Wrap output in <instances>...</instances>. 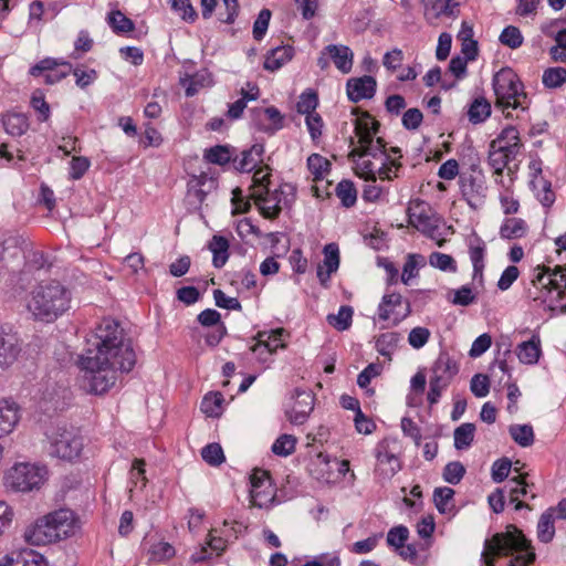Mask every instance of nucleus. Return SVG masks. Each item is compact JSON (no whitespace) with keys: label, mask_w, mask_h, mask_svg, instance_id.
Returning <instances> with one entry per match:
<instances>
[{"label":"nucleus","mask_w":566,"mask_h":566,"mask_svg":"<svg viewBox=\"0 0 566 566\" xmlns=\"http://www.w3.org/2000/svg\"><path fill=\"white\" fill-rule=\"evenodd\" d=\"M72 72V65L69 62H59L55 59L46 57L34 64L29 73L34 77H43L48 85L59 83Z\"/></svg>","instance_id":"nucleus-8"},{"label":"nucleus","mask_w":566,"mask_h":566,"mask_svg":"<svg viewBox=\"0 0 566 566\" xmlns=\"http://www.w3.org/2000/svg\"><path fill=\"white\" fill-rule=\"evenodd\" d=\"M293 407L286 411V417L293 424H303L314 408L315 397L311 391L296 388Z\"/></svg>","instance_id":"nucleus-10"},{"label":"nucleus","mask_w":566,"mask_h":566,"mask_svg":"<svg viewBox=\"0 0 566 566\" xmlns=\"http://www.w3.org/2000/svg\"><path fill=\"white\" fill-rule=\"evenodd\" d=\"M23 244L25 239L21 235H10L6 239H0V262H3L6 266H9V260L6 256V252L14 249L13 258L23 256Z\"/></svg>","instance_id":"nucleus-30"},{"label":"nucleus","mask_w":566,"mask_h":566,"mask_svg":"<svg viewBox=\"0 0 566 566\" xmlns=\"http://www.w3.org/2000/svg\"><path fill=\"white\" fill-rule=\"evenodd\" d=\"M543 286L548 287L549 291H557L559 300L566 297V268L556 265L552 269L551 277Z\"/></svg>","instance_id":"nucleus-32"},{"label":"nucleus","mask_w":566,"mask_h":566,"mask_svg":"<svg viewBox=\"0 0 566 566\" xmlns=\"http://www.w3.org/2000/svg\"><path fill=\"white\" fill-rule=\"evenodd\" d=\"M20 566H48L43 555L32 549L17 552Z\"/></svg>","instance_id":"nucleus-57"},{"label":"nucleus","mask_w":566,"mask_h":566,"mask_svg":"<svg viewBox=\"0 0 566 566\" xmlns=\"http://www.w3.org/2000/svg\"><path fill=\"white\" fill-rule=\"evenodd\" d=\"M375 457H376L378 463H380V464L388 463L389 464V467H390L389 472L391 475H394L401 469L399 459L394 453L389 452L388 443L386 441H381L377 444L376 450H375Z\"/></svg>","instance_id":"nucleus-35"},{"label":"nucleus","mask_w":566,"mask_h":566,"mask_svg":"<svg viewBox=\"0 0 566 566\" xmlns=\"http://www.w3.org/2000/svg\"><path fill=\"white\" fill-rule=\"evenodd\" d=\"M208 247L213 253L212 263L214 268H222L229 259V241L222 235H213Z\"/></svg>","instance_id":"nucleus-28"},{"label":"nucleus","mask_w":566,"mask_h":566,"mask_svg":"<svg viewBox=\"0 0 566 566\" xmlns=\"http://www.w3.org/2000/svg\"><path fill=\"white\" fill-rule=\"evenodd\" d=\"M2 125L11 136H21L29 128L28 118L23 114L8 113L2 116Z\"/></svg>","instance_id":"nucleus-29"},{"label":"nucleus","mask_w":566,"mask_h":566,"mask_svg":"<svg viewBox=\"0 0 566 566\" xmlns=\"http://www.w3.org/2000/svg\"><path fill=\"white\" fill-rule=\"evenodd\" d=\"M465 474L464 465L459 461L449 462L442 472L443 480L450 484H458Z\"/></svg>","instance_id":"nucleus-53"},{"label":"nucleus","mask_w":566,"mask_h":566,"mask_svg":"<svg viewBox=\"0 0 566 566\" xmlns=\"http://www.w3.org/2000/svg\"><path fill=\"white\" fill-rule=\"evenodd\" d=\"M250 112L252 123L260 132L273 134L283 127L284 117L274 106L255 107Z\"/></svg>","instance_id":"nucleus-9"},{"label":"nucleus","mask_w":566,"mask_h":566,"mask_svg":"<svg viewBox=\"0 0 566 566\" xmlns=\"http://www.w3.org/2000/svg\"><path fill=\"white\" fill-rule=\"evenodd\" d=\"M331 163L319 154H312L307 158V168L314 176V180L324 178L325 172L329 170Z\"/></svg>","instance_id":"nucleus-45"},{"label":"nucleus","mask_w":566,"mask_h":566,"mask_svg":"<svg viewBox=\"0 0 566 566\" xmlns=\"http://www.w3.org/2000/svg\"><path fill=\"white\" fill-rule=\"evenodd\" d=\"M527 223L521 218H507L500 227V237L505 240L521 239L526 235Z\"/></svg>","instance_id":"nucleus-24"},{"label":"nucleus","mask_w":566,"mask_h":566,"mask_svg":"<svg viewBox=\"0 0 566 566\" xmlns=\"http://www.w3.org/2000/svg\"><path fill=\"white\" fill-rule=\"evenodd\" d=\"M268 172L264 174V168H258L254 171L253 175V182L256 187H262L263 190L260 192H254L253 197L256 202H265L268 201V193H269V185H270V170L271 168L269 166L265 167Z\"/></svg>","instance_id":"nucleus-44"},{"label":"nucleus","mask_w":566,"mask_h":566,"mask_svg":"<svg viewBox=\"0 0 566 566\" xmlns=\"http://www.w3.org/2000/svg\"><path fill=\"white\" fill-rule=\"evenodd\" d=\"M21 346L18 335L2 331L0 333V367L8 368L20 355Z\"/></svg>","instance_id":"nucleus-12"},{"label":"nucleus","mask_w":566,"mask_h":566,"mask_svg":"<svg viewBox=\"0 0 566 566\" xmlns=\"http://www.w3.org/2000/svg\"><path fill=\"white\" fill-rule=\"evenodd\" d=\"M353 307L343 305L339 307L337 314H328L326 317L327 323L335 329L343 332L350 327L353 322Z\"/></svg>","instance_id":"nucleus-33"},{"label":"nucleus","mask_w":566,"mask_h":566,"mask_svg":"<svg viewBox=\"0 0 566 566\" xmlns=\"http://www.w3.org/2000/svg\"><path fill=\"white\" fill-rule=\"evenodd\" d=\"M223 396L221 392H209L201 401V410L208 417H219L222 411Z\"/></svg>","instance_id":"nucleus-41"},{"label":"nucleus","mask_w":566,"mask_h":566,"mask_svg":"<svg viewBox=\"0 0 566 566\" xmlns=\"http://www.w3.org/2000/svg\"><path fill=\"white\" fill-rule=\"evenodd\" d=\"M509 432L511 438L523 448L534 443V431L530 424H512L509 428Z\"/></svg>","instance_id":"nucleus-36"},{"label":"nucleus","mask_w":566,"mask_h":566,"mask_svg":"<svg viewBox=\"0 0 566 566\" xmlns=\"http://www.w3.org/2000/svg\"><path fill=\"white\" fill-rule=\"evenodd\" d=\"M77 518L73 511L61 509L38 518L24 531V539L31 545H46L74 535Z\"/></svg>","instance_id":"nucleus-3"},{"label":"nucleus","mask_w":566,"mask_h":566,"mask_svg":"<svg viewBox=\"0 0 566 566\" xmlns=\"http://www.w3.org/2000/svg\"><path fill=\"white\" fill-rule=\"evenodd\" d=\"M402 296L399 293L385 294L378 306V316L380 319H388L394 313V307L401 305Z\"/></svg>","instance_id":"nucleus-46"},{"label":"nucleus","mask_w":566,"mask_h":566,"mask_svg":"<svg viewBox=\"0 0 566 566\" xmlns=\"http://www.w3.org/2000/svg\"><path fill=\"white\" fill-rule=\"evenodd\" d=\"M294 49L291 45H283L272 49L265 56L264 69L271 72L280 70L292 60Z\"/></svg>","instance_id":"nucleus-22"},{"label":"nucleus","mask_w":566,"mask_h":566,"mask_svg":"<svg viewBox=\"0 0 566 566\" xmlns=\"http://www.w3.org/2000/svg\"><path fill=\"white\" fill-rule=\"evenodd\" d=\"M377 82L370 75L361 77H352L346 83L348 99L358 103L361 99L374 97L376 93Z\"/></svg>","instance_id":"nucleus-11"},{"label":"nucleus","mask_w":566,"mask_h":566,"mask_svg":"<svg viewBox=\"0 0 566 566\" xmlns=\"http://www.w3.org/2000/svg\"><path fill=\"white\" fill-rule=\"evenodd\" d=\"M526 475L527 474H520L509 481V483L512 484L509 490L510 501L515 503L516 511L531 509L525 502L518 501L520 496H525L527 494L526 488L528 486V483L525 481Z\"/></svg>","instance_id":"nucleus-27"},{"label":"nucleus","mask_w":566,"mask_h":566,"mask_svg":"<svg viewBox=\"0 0 566 566\" xmlns=\"http://www.w3.org/2000/svg\"><path fill=\"white\" fill-rule=\"evenodd\" d=\"M171 8L181 13V18L188 22H195L198 18V13L190 3V0H172Z\"/></svg>","instance_id":"nucleus-62"},{"label":"nucleus","mask_w":566,"mask_h":566,"mask_svg":"<svg viewBox=\"0 0 566 566\" xmlns=\"http://www.w3.org/2000/svg\"><path fill=\"white\" fill-rule=\"evenodd\" d=\"M555 518L545 511L537 523V537L542 543H551L555 536Z\"/></svg>","instance_id":"nucleus-37"},{"label":"nucleus","mask_w":566,"mask_h":566,"mask_svg":"<svg viewBox=\"0 0 566 566\" xmlns=\"http://www.w3.org/2000/svg\"><path fill=\"white\" fill-rule=\"evenodd\" d=\"M471 391L478 398L485 397L490 391V379L486 375L476 374L470 384Z\"/></svg>","instance_id":"nucleus-64"},{"label":"nucleus","mask_w":566,"mask_h":566,"mask_svg":"<svg viewBox=\"0 0 566 566\" xmlns=\"http://www.w3.org/2000/svg\"><path fill=\"white\" fill-rule=\"evenodd\" d=\"M400 342V334L397 332H387L379 335L376 339V349L381 356H390Z\"/></svg>","instance_id":"nucleus-40"},{"label":"nucleus","mask_w":566,"mask_h":566,"mask_svg":"<svg viewBox=\"0 0 566 566\" xmlns=\"http://www.w3.org/2000/svg\"><path fill=\"white\" fill-rule=\"evenodd\" d=\"M431 371V377H441V379L449 385L452 378L459 373V367L447 352H441L433 363Z\"/></svg>","instance_id":"nucleus-15"},{"label":"nucleus","mask_w":566,"mask_h":566,"mask_svg":"<svg viewBox=\"0 0 566 566\" xmlns=\"http://www.w3.org/2000/svg\"><path fill=\"white\" fill-rule=\"evenodd\" d=\"M71 294L57 281L42 282L33 289L28 310L35 319L51 323L70 307Z\"/></svg>","instance_id":"nucleus-4"},{"label":"nucleus","mask_w":566,"mask_h":566,"mask_svg":"<svg viewBox=\"0 0 566 566\" xmlns=\"http://www.w3.org/2000/svg\"><path fill=\"white\" fill-rule=\"evenodd\" d=\"M324 265L326 266V277L336 272L339 266V251L335 243H329L324 248Z\"/></svg>","instance_id":"nucleus-52"},{"label":"nucleus","mask_w":566,"mask_h":566,"mask_svg":"<svg viewBox=\"0 0 566 566\" xmlns=\"http://www.w3.org/2000/svg\"><path fill=\"white\" fill-rule=\"evenodd\" d=\"M475 426L471 422L462 423L457 427L453 432L454 448L457 450H464L471 447L474 440Z\"/></svg>","instance_id":"nucleus-31"},{"label":"nucleus","mask_w":566,"mask_h":566,"mask_svg":"<svg viewBox=\"0 0 566 566\" xmlns=\"http://www.w3.org/2000/svg\"><path fill=\"white\" fill-rule=\"evenodd\" d=\"M495 106L503 111L506 108L525 111L528 108L527 94L518 75L511 67H502L492 80Z\"/></svg>","instance_id":"nucleus-5"},{"label":"nucleus","mask_w":566,"mask_h":566,"mask_svg":"<svg viewBox=\"0 0 566 566\" xmlns=\"http://www.w3.org/2000/svg\"><path fill=\"white\" fill-rule=\"evenodd\" d=\"M49 453L53 457L72 461L83 449V439L66 429H57L48 434Z\"/></svg>","instance_id":"nucleus-7"},{"label":"nucleus","mask_w":566,"mask_h":566,"mask_svg":"<svg viewBox=\"0 0 566 566\" xmlns=\"http://www.w3.org/2000/svg\"><path fill=\"white\" fill-rule=\"evenodd\" d=\"M18 421V406L15 402L0 401V438L11 432Z\"/></svg>","instance_id":"nucleus-23"},{"label":"nucleus","mask_w":566,"mask_h":566,"mask_svg":"<svg viewBox=\"0 0 566 566\" xmlns=\"http://www.w3.org/2000/svg\"><path fill=\"white\" fill-rule=\"evenodd\" d=\"M516 155H511L497 142H491L489 146L488 165L493 169L494 174L502 176L503 170Z\"/></svg>","instance_id":"nucleus-16"},{"label":"nucleus","mask_w":566,"mask_h":566,"mask_svg":"<svg viewBox=\"0 0 566 566\" xmlns=\"http://www.w3.org/2000/svg\"><path fill=\"white\" fill-rule=\"evenodd\" d=\"M512 465V461L507 458L495 461L492 465V480L495 483L503 482L509 476Z\"/></svg>","instance_id":"nucleus-58"},{"label":"nucleus","mask_w":566,"mask_h":566,"mask_svg":"<svg viewBox=\"0 0 566 566\" xmlns=\"http://www.w3.org/2000/svg\"><path fill=\"white\" fill-rule=\"evenodd\" d=\"M491 115V104L484 98H475L469 107L468 116L472 124H480Z\"/></svg>","instance_id":"nucleus-34"},{"label":"nucleus","mask_w":566,"mask_h":566,"mask_svg":"<svg viewBox=\"0 0 566 566\" xmlns=\"http://www.w3.org/2000/svg\"><path fill=\"white\" fill-rule=\"evenodd\" d=\"M492 142H497L499 146H502L511 155L516 156L522 147L520 133L514 126L505 127L497 136V138L493 139Z\"/></svg>","instance_id":"nucleus-25"},{"label":"nucleus","mask_w":566,"mask_h":566,"mask_svg":"<svg viewBox=\"0 0 566 566\" xmlns=\"http://www.w3.org/2000/svg\"><path fill=\"white\" fill-rule=\"evenodd\" d=\"M325 53L328 54L336 69L343 74H348L352 71L354 53L349 46L343 44H328L325 46Z\"/></svg>","instance_id":"nucleus-13"},{"label":"nucleus","mask_w":566,"mask_h":566,"mask_svg":"<svg viewBox=\"0 0 566 566\" xmlns=\"http://www.w3.org/2000/svg\"><path fill=\"white\" fill-rule=\"evenodd\" d=\"M264 147L261 144H254L250 149L241 153V158H233L234 168L241 172L252 171L258 163L262 161Z\"/></svg>","instance_id":"nucleus-18"},{"label":"nucleus","mask_w":566,"mask_h":566,"mask_svg":"<svg viewBox=\"0 0 566 566\" xmlns=\"http://www.w3.org/2000/svg\"><path fill=\"white\" fill-rule=\"evenodd\" d=\"M381 366L379 364H369L364 370H361L357 377V385L363 388L367 389V391L373 395L374 389H369L368 385L370 384L371 379L380 375Z\"/></svg>","instance_id":"nucleus-55"},{"label":"nucleus","mask_w":566,"mask_h":566,"mask_svg":"<svg viewBox=\"0 0 566 566\" xmlns=\"http://www.w3.org/2000/svg\"><path fill=\"white\" fill-rule=\"evenodd\" d=\"M408 536V528L403 525H398L389 530L387 534V543L389 546H392L396 549L403 548Z\"/></svg>","instance_id":"nucleus-56"},{"label":"nucleus","mask_w":566,"mask_h":566,"mask_svg":"<svg viewBox=\"0 0 566 566\" xmlns=\"http://www.w3.org/2000/svg\"><path fill=\"white\" fill-rule=\"evenodd\" d=\"M531 542L514 525L485 539L481 566H528L535 560Z\"/></svg>","instance_id":"nucleus-2"},{"label":"nucleus","mask_w":566,"mask_h":566,"mask_svg":"<svg viewBox=\"0 0 566 566\" xmlns=\"http://www.w3.org/2000/svg\"><path fill=\"white\" fill-rule=\"evenodd\" d=\"M296 438L291 434L280 436L272 446V452L276 455L287 457L295 451Z\"/></svg>","instance_id":"nucleus-49"},{"label":"nucleus","mask_w":566,"mask_h":566,"mask_svg":"<svg viewBox=\"0 0 566 566\" xmlns=\"http://www.w3.org/2000/svg\"><path fill=\"white\" fill-rule=\"evenodd\" d=\"M431 9L434 11V18L441 15L454 17V9L458 7V2L454 0H429Z\"/></svg>","instance_id":"nucleus-60"},{"label":"nucleus","mask_w":566,"mask_h":566,"mask_svg":"<svg viewBox=\"0 0 566 566\" xmlns=\"http://www.w3.org/2000/svg\"><path fill=\"white\" fill-rule=\"evenodd\" d=\"M206 76L196 74L180 78V84L186 88V96L190 97L198 93L199 88L206 85Z\"/></svg>","instance_id":"nucleus-63"},{"label":"nucleus","mask_w":566,"mask_h":566,"mask_svg":"<svg viewBox=\"0 0 566 566\" xmlns=\"http://www.w3.org/2000/svg\"><path fill=\"white\" fill-rule=\"evenodd\" d=\"M46 474L45 467L19 463L9 471L6 483L14 491L29 492L39 489L44 483Z\"/></svg>","instance_id":"nucleus-6"},{"label":"nucleus","mask_w":566,"mask_h":566,"mask_svg":"<svg viewBox=\"0 0 566 566\" xmlns=\"http://www.w3.org/2000/svg\"><path fill=\"white\" fill-rule=\"evenodd\" d=\"M92 347L81 355V387L87 394L103 395L116 382V370L129 373L136 364V354L125 338L119 323L104 318L95 328Z\"/></svg>","instance_id":"nucleus-1"},{"label":"nucleus","mask_w":566,"mask_h":566,"mask_svg":"<svg viewBox=\"0 0 566 566\" xmlns=\"http://www.w3.org/2000/svg\"><path fill=\"white\" fill-rule=\"evenodd\" d=\"M485 190L486 188L483 182L478 181L472 176L461 180L462 196L473 209H476L482 203V199L485 197Z\"/></svg>","instance_id":"nucleus-14"},{"label":"nucleus","mask_w":566,"mask_h":566,"mask_svg":"<svg viewBox=\"0 0 566 566\" xmlns=\"http://www.w3.org/2000/svg\"><path fill=\"white\" fill-rule=\"evenodd\" d=\"M202 459L210 465L218 467L224 462L226 458L221 446L217 442L207 444L201 450Z\"/></svg>","instance_id":"nucleus-50"},{"label":"nucleus","mask_w":566,"mask_h":566,"mask_svg":"<svg viewBox=\"0 0 566 566\" xmlns=\"http://www.w3.org/2000/svg\"><path fill=\"white\" fill-rule=\"evenodd\" d=\"M284 333V328H276L270 333L259 332L255 336L258 343L251 347V350L256 353L259 348L264 347L269 353H275L277 348H284L285 345L282 343Z\"/></svg>","instance_id":"nucleus-21"},{"label":"nucleus","mask_w":566,"mask_h":566,"mask_svg":"<svg viewBox=\"0 0 566 566\" xmlns=\"http://www.w3.org/2000/svg\"><path fill=\"white\" fill-rule=\"evenodd\" d=\"M318 105V96L314 91H307L301 94L296 104V109L300 114L311 115L315 113Z\"/></svg>","instance_id":"nucleus-51"},{"label":"nucleus","mask_w":566,"mask_h":566,"mask_svg":"<svg viewBox=\"0 0 566 566\" xmlns=\"http://www.w3.org/2000/svg\"><path fill=\"white\" fill-rule=\"evenodd\" d=\"M429 263L441 271H457L454 259L451 255L441 252H432L429 256Z\"/></svg>","instance_id":"nucleus-54"},{"label":"nucleus","mask_w":566,"mask_h":566,"mask_svg":"<svg viewBox=\"0 0 566 566\" xmlns=\"http://www.w3.org/2000/svg\"><path fill=\"white\" fill-rule=\"evenodd\" d=\"M422 209L419 213L409 212V223L416 227L419 231L429 238H434V234L439 228V218L436 213H429Z\"/></svg>","instance_id":"nucleus-17"},{"label":"nucleus","mask_w":566,"mask_h":566,"mask_svg":"<svg viewBox=\"0 0 566 566\" xmlns=\"http://www.w3.org/2000/svg\"><path fill=\"white\" fill-rule=\"evenodd\" d=\"M541 338L538 335H533L530 340L522 342L516 347V355L522 364H536L541 357Z\"/></svg>","instance_id":"nucleus-19"},{"label":"nucleus","mask_w":566,"mask_h":566,"mask_svg":"<svg viewBox=\"0 0 566 566\" xmlns=\"http://www.w3.org/2000/svg\"><path fill=\"white\" fill-rule=\"evenodd\" d=\"M359 148H354L349 155L348 158L353 161H355L356 157H365L370 156L373 158H377L378 156H384L386 158L387 150H386V143L382 138H369L367 139V143H359Z\"/></svg>","instance_id":"nucleus-20"},{"label":"nucleus","mask_w":566,"mask_h":566,"mask_svg":"<svg viewBox=\"0 0 566 566\" xmlns=\"http://www.w3.org/2000/svg\"><path fill=\"white\" fill-rule=\"evenodd\" d=\"M107 23L115 33H127L135 29L134 22L119 10H114L108 13Z\"/></svg>","instance_id":"nucleus-42"},{"label":"nucleus","mask_w":566,"mask_h":566,"mask_svg":"<svg viewBox=\"0 0 566 566\" xmlns=\"http://www.w3.org/2000/svg\"><path fill=\"white\" fill-rule=\"evenodd\" d=\"M336 196L345 208L353 207L357 201V190L354 182L347 179L342 180L335 188Z\"/></svg>","instance_id":"nucleus-39"},{"label":"nucleus","mask_w":566,"mask_h":566,"mask_svg":"<svg viewBox=\"0 0 566 566\" xmlns=\"http://www.w3.org/2000/svg\"><path fill=\"white\" fill-rule=\"evenodd\" d=\"M478 245L470 244V259L473 264V280L483 277V269H484V252L485 245L484 242L476 238Z\"/></svg>","instance_id":"nucleus-38"},{"label":"nucleus","mask_w":566,"mask_h":566,"mask_svg":"<svg viewBox=\"0 0 566 566\" xmlns=\"http://www.w3.org/2000/svg\"><path fill=\"white\" fill-rule=\"evenodd\" d=\"M542 82L548 88H556L566 82V69L549 67L544 71Z\"/></svg>","instance_id":"nucleus-48"},{"label":"nucleus","mask_w":566,"mask_h":566,"mask_svg":"<svg viewBox=\"0 0 566 566\" xmlns=\"http://www.w3.org/2000/svg\"><path fill=\"white\" fill-rule=\"evenodd\" d=\"M422 261H423V258L420 254H408L407 261L402 269V275H401L402 283L408 284V282L411 277H415L418 275L417 268H418L419 263Z\"/></svg>","instance_id":"nucleus-61"},{"label":"nucleus","mask_w":566,"mask_h":566,"mask_svg":"<svg viewBox=\"0 0 566 566\" xmlns=\"http://www.w3.org/2000/svg\"><path fill=\"white\" fill-rule=\"evenodd\" d=\"M454 496V490L448 486L436 488L433 491V502L437 510L440 513H444L447 511V504Z\"/></svg>","instance_id":"nucleus-59"},{"label":"nucleus","mask_w":566,"mask_h":566,"mask_svg":"<svg viewBox=\"0 0 566 566\" xmlns=\"http://www.w3.org/2000/svg\"><path fill=\"white\" fill-rule=\"evenodd\" d=\"M205 159L211 164L223 166L232 159L231 148L226 145H217L205 151Z\"/></svg>","instance_id":"nucleus-43"},{"label":"nucleus","mask_w":566,"mask_h":566,"mask_svg":"<svg viewBox=\"0 0 566 566\" xmlns=\"http://www.w3.org/2000/svg\"><path fill=\"white\" fill-rule=\"evenodd\" d=\"M499 40L503 45L515 50L523 44L524 38L518 28L509 25L503 29Z\"/></svg>","instance_id":"nucleus-47"},{"label":"nucleus","mask_w":566,"mask_h":566,"mask_svg":"<svg viewBox=\"0 0 566 566\" xmlns=\"http://www.w3.org/2000/svg\"><path fill=\"white\" fill-rule=\"evenodd\" d=\"M380 124L374 119L368 113L355 122V134L359 143H367V139L375 137L378 133Z\"/></svg>","instance_id":"nucleus-26"}]
</instances>
